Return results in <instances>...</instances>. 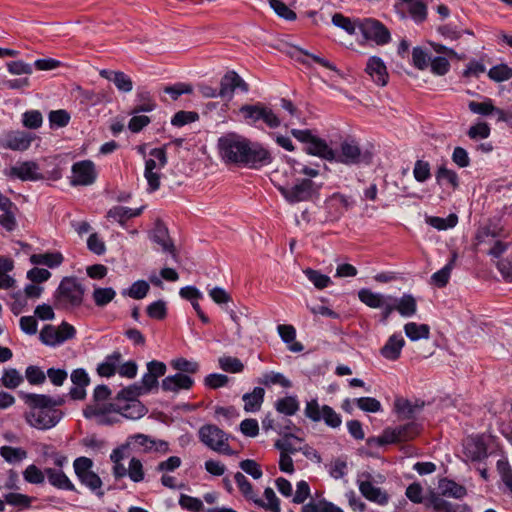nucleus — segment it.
<instances>
[{
    "label": "nucleus",
    "mask_w": 512,
    "mask_h": 512,
    "mask_svg": "<svg viewBox=\"0 0 512 512\" xmlns=\"http://www.w3.org/2000/svg\"><path fill=\"white\" fill-rule=\"evenodd\" d=\"M220 158L228 164L258 169L271 162L267 149L235 132L224 134L217 143Z\"/></svg>",
    "instance_id": "nucleus-1"
},
{
    "label": "nucleus",
    "mask_w": 512,
    "mask_h": 512,
    "mask_svg": "<svg viewBox=\"0 0 512 512\" xmlns=\"http://www.w3.org/2000/svg\"><path fill=\"white\" fill-rule=\"evenodd\" d=\"M21 397L28 407L24 417L31 427L48 430L55 427L62 419L63 413L58 409L64 403L62 397L36 393H22Z\"/></svg>",
    "instance_id": "nucleus-2"
},
{
    "label": "nucleus",
    "mask_w": 512,
    "mask_h": 512,
    "mask_svg": "<svg viewBox=\"0 0 512 512\" xmlns=\"http://www.w3.org/2000/svg\"><path fill=\"white\" fill-rule=\"evenodd\" d=\"M322 186V183H316L309 178L298 179L293 185L275 184V187L289 204L317 200Z\"/></svg>",
    "instance_id": "nucleus-3"
},
{
    "label": "nucleus",
    "mask_w": 512,
    "mask_h": 512,
    "mask_svg": "<svg viewBox=\"0 0 512 512\" xmlns=\"http://www.w3.org/2000/svg\"><path fill=\"white\" fill-rule=\"evenodd\" d=\"M85 288L75 277H65L55 292V306L68 309L78 307L83 302Z\"/></svg>",
    "instance_id": "nucleus-4"
},
{
    "label": "nucleus",
    "mask_w": 512,
    "mask_h": 512,
    "mask_svg": "<svg viewBox=\"0 0 512 512\" xmlns=\"http://www.w3.org/2000/svg\"><path fill=\"white\" fill-rule=\"evenodd\" d=\"M198 435L200 441L209 449L226 455L234 454L228 443L229 435L216 425H203L200 427Z\"/></svg>",
    "instance_id": "nucleus-5"
},
{
    "label": "nucleus",
    "mask_w": 512,
    "mask_h": 512,
    "mask_svg": "<svg viewBox=\"0 0 512 512\" xmlns=\"http://www.w3.org/2000/svg\"><path fill=\"white\" fill-rule=\"evenodd\" d=\"M420 433V426L415 422L399 425L394 428H386L378 437L368 439V443H376L380 446L410 441Z\"/></svg>",
    "instance_id": "nucleus-6"
},
{
    "label": "nucleus",
    "mask_w": 512,
    "mask_h": 512,
    "mask_svg": "<svg viewBox=\"0 0 512 512\" xmlns=\"http://www.w3.org/2000/svg\"><path fill=\"white\" fill-rule=\"evenodd\" d=\"M152 158L145 162L144 177L148 183L149 192L160 188V170L167 164V156L164 148H154L150 151Z\"/></svg>",
    "instance_id": "nucleus-7"
},
{
    "label": "nucleus",
    "mask_w": 512,
    "mask_h": 512,
    "mask_svg": "<svg viewBox=\"0 0 512 512\" xmlns=\"http://www.w3.org/2000/svg\"><path fill=\"white\" fill-rule=\"evenodd\" d=\"M92 466V460L87 457L76 458L73 463L75 474L81 483L95 492L97 496L102 497L104 495L101 489L102 481L100 477L91 470Z\"/></svg>",
    "instance_id": "nucleus-8"
},
{
    "label": "nucleus",
    "mask_w": 512,
    "mask_h": 512,
    "mask_svg": "<svg viewBox=\"0 0 512 512\" xmlns=\"http://www.w3.org/2000/svg\"><path fill=\"white\" fill-rule=\"evenodd\" d=\"M116 409V401L113 403L91 401L83 410V415L87 419L94 418L99 425H111L120 422L116 417Z\"/></svg>",
    "instance_id": "nucleus-9"
},
{
    "label": "nucleus",
    "mask_w": 512,
    "mask_h": 512,
    "mask_svg": "<svg viewBox=\"0 0 512 512\" xmlns=\"http://www.w3.org/2000/svg\"><path fill=\"white\" fill-rule=\"evenodd\" d=\"M333 161L345 165H368L372 161V155L367 151L363 152L355 140H345L341 143L340 152L336 153Z\"/></svg>",
    "instance_id": "nucleus-10"
},
{
    "label": "nucleus",
    "mask_w": 512,
    "mask_h": 512,
    "mask_svg": "<svg viewBox=\"0 0 512 512\" xmlns=\"http://www.w3.org/2000/svg\"><path fill=\"white\" fill-rule=\"evenodd\" d=\"M304 414L313 422L323 420L325 424L331 428H337L342 423L340 415L336 413L332 407L328 405L320 406L316 399H312L306 403Z\"/></svg>",
    "instance_id": "nucleus-11"
},
{
    "label": "nucleus",
    "mask_w": 512,
    "mask_h": 512,
    "mask_svg": "<svg viewBox=\"0 0 512 512\" xmlns=\"http://www.w3.org/2000/svg\"><path fill=\"white\" fill-rule=\"evenodd\" d=\"M75 335V328L67 322H62L59 326L45 325L40 331L39 338L43 344L54 347L73 339Z\"/></svg>",
    "instance_id": "nucleus-12"
},
{
    "label": "nucleus",
    "mask_w": 512,
    "mask_h": 512,
    "mask_svg": "<svg viewBox=\"0 0 512 512\" xmlns=\"http://www.w3.org/2000/svg\"><path fill=\"white\" fill-rule=\"evenodd\" d=\"M359 29L366 40L373 41L377 45H385L391 40V34L387 27L376 19L362 20Z\"/></svg>",
    "instance_id": "nucleus-13"
},
{
    "label": "nucleus",
    "mask_w": 512,
    "mask_h": 512,
    "mask_svg": "<svg viewBox=\"0 0 512 512\" xmlns=\"http://www.w3.org/2000/svg\"><path fill=\"white\" fill-rule=\"evenodd\" d=\"M71 170L70 184L72 186H88L96 181L97 172L94 163L90 160L74 163Z\"/></svg>",
    "instance_id": "nucleus-14"
},
{
    "label": "nucleus",
    "mask_w": 512,
    "mask_h": 512,
    "mask_svg": "<svg viewBox=\"0 0 512 512\" xmlns=\"http://www.w3.org/2000/svg\"><path fill=\"white\" fill-rule=\"evenodd\" d=\"M34 135L25 131H9L0 137V148L13 151H26L34 140Z\"/></svg>",
    "instance_id": "nucleus-15"
},
{
    "label": "nucleus",
    "mask_w": 512,
    "mask_h": 512,
    "mask_svg": "<svg viewBox=\"0 0 512 512\" xmlns=\"http://www.w3.org/2000/svg\"><path fill=\"white\" fill-rule=\"evenodd\" d=\"M9 176L18 178L22 181L45 180V176L40 172V168L35 161H23L10 168Z\"/></svg>",
    "instance_id": "nucleus-16"
},
{
    "label": "nucleus",
    "mask_w": 512,
    "mask_h": 512,
    "mask_svg": "<svg viewBox=\"0 0 512 512\" xmlns=\"http://www.w3.org/2000/svg\"><path fill=\"white\" fill-rule=\"evenodd\" d=\"M237 88L243 92L249 90L248 84L235 71H229L221 78L219 97L230 100Z\"/></svg>",
    "instance_id": "nucleus-17"
},
{
    "label": "nucleus",
    "mask_w": 512,
    "mask_h": 512,
    "mask_svg": "<svg viewBox=\"0 0 512 512\" xmlns=\"http://www.w3.org/2000/svg\"><path fill=\"white\" fill-rule=\"evenodd\" d=\"M116 407V417L119 419L122 417L130 420H138L148 412L147 408L139 400L116 401Z\"/></svg>",
    "instance_id": "nucleus-18"
},
{
    "label": "nucleus",
    "mask_w": 512,
    "mask_h": 512,
    "mask_svg": "<svg viewBox=\"0 0 512 512\" xmlns=\"http://www.w3.org/2000/svg\"><path fill=\"white\" fill-rule=\"evenodd\" d=\"M366 73L377 85L385 86L388 83L389 74L386 65L380 57L372 56L368 59Z\"/></svg>",
    "instance_id": "nucleus-19"
},
{
    "label": "nucleus",
    "mask_w": 512,
    "mask_h": 512,
    "mask_svg": "<svg viewBox=\"0 0 512 512\" xmlns=\"http://www.w3.org/2000/svg\"><path fill=\"white\" fill-rule=\"evenodd\" d=\"M194 380L183 373H176L165 377L161 382V388L165 392L178 393L181 390H189Z\"/></svg>",
    "instance_id": "nucleus-20"
},
{
    "label": "nucleus",
    "mask_w": 512,
    "mask_h": 512,
    "mask_svg": "<svg viewBox=\"0 0 512 512\" xmlns=\"http://www.w3.org/2000/svg\"><path fill=\"white\" fill-rule=\"evenodd\" d=\"M367 480H358L359 491L369 501L379 505H386L389 501L388 494L381 488L374 486L369 481L370 475L366 476Z\"/></svg>",
    "instance_id": "nucleus-21"
},
{
    "label": "nucleus",
    "mask_w": 512,
    "mask_h": 512,
    "mask_svg": "<svg viewBox=\"0 0 512 512\" xmlns=\"http://www.w3.org/2000/svg\"><path fill=\"white\" fill-rule=\"evenodd\" d=\"M151 239L161 246L163 252L169 253L175 261H178L175 246L169 236L168 229L163 224H156L151 234Z\"/></svg>",
    "instance_id": "nucleus-22"
},
{
    "label": "nucleus",
    "mask_w": 512,
    "mask_h": 512,
    "mask_svg": "<svg viewBox=\"0 0 512 512\" xmlns=\"http://www.w3.org/2000/svg\"><path fill=\"white\" fill-rule=\"evenodd\" d=\"M303 440L293 434H285L280 440H277L275 447L282 453L295 454L296 452L302 451L305 455H309L310 447L307 445L301 446Z\"/></svg>",
    "instance_id": "nucleus-23"
},
{
    "label": "nucleus",
    "mask_w": 512,
    "mask_h": 512,
    "mask_svg": "<svg viewBox=\"0 0 512 512\" xmlns=\"http://www.w3.org/2000/svg\"><path fill=\"white\" fill-rule=\"evenodd\" d=\"M305 152L309 155L317 156L327 161H333L336 158V152L324 139L317 136L312 139L308 146H306Z\"/></svg>",
    "instance_id": "nucleus-24"
},
{
    "label": "nucleus",
    "mask_w": 512,
    "mask_h": 512,
    "mask_svg": "<svg viewBox=\"0 0 512 512\" xmlns=\"http://www.w3.org/2000/svg\"><path fill=\"white\" fill-rule=\"evenodd\" d=\"M404 345V338L399 334H393L380 349V354L387 360L395 361L400 357Z\"/></svg>",
    "instance_id": "nucleus-25"
},
{
    "label": "nucleus",
    "mask_w": 512,
    "mask_h": 512,
    "mask_svg": "<svg viewBox=\"0 0 512 512\" xmlns=\"http://www.w3.org/2000/svg\"><path fill=\"white\" fill-rule=\"evenodd\" d=\"M45 474L48 479V482L55 488L61 490L74 491L75 486L67 477V475L61 470L57 468H46Z\"/></svg>",
    "instance_id": "nucleus-26"
},
{
    "label": "nucleus",
    "mask_w": 512,
    "mask_h": 512,
    "mask_svg": "<svg viewBox=\"0 0 512 512\" xmlns=\"http://www.w3.org/2000/svg\"><path fill=\"white\" fill-rule=\"evenodd\" d=\"M143 207L132 209L124 206H114L107 212V219L124 226L126 221L141 214Z\"/></svg>",
    "instance_id": "nucleus-27"
},
{
    "label": "nucleus",
    "mask_w": 512,
    "mask_h": 512,
    "mask_svg": "<svg viewBox=\"0 0 512 512\" xmlns=\"http://www.w3.org/2000/svg\"><path fill=\"white\" fill-rule=\"evenodd\" d=\"M464 454L472 461H481L487 457L485 443L479 437L468 439L464 445Z\"/></svg>",
    "instance_id": "nucleus-28"
},
{
    "label": "nucleus",
    "mask_w": 512,
    "mask_h": 512,
    "mask_svg": "<svg viewBox=\"0 0 512 512\" xmlns=\"http://www.w3.org/2000/svg\"><path fill=\"white\" fill-rule=\"evenodd\" d=\"M393 302L396 307V311L402 317H412L417 312V300L411 294H403L399 298L393 297Z\"/></svg>",
    "instance_id": "nucleus-29"
},
{
    "label": "nucleus",
    "mask_w": 512,
    "mask_h": 512,
    "mask_svg": "<svg viewBox=\"0 0 512 512\" xmlns=\"http://www.w3.org/2000/svg\"><path fill=\"white\" fill-rule=\"evenodd\" d=\"M423 407L424 402L419 400L411 402L405 399H397L395 402L396 411L402 419H411L415 417Z\"/></svg>",
    "instance_id": "nucleus-30"
},
{
    "label": "nucleus",
    "mask_w": 512,
    "mask_h": 512,
    "mask_svg": "<svg viewBox=\"0 0 512 512\" xmlns=\"http://www.w3.org/2000/svg\"><path fill=\"white\" fill-rule=\"evenodd\" d=\"M265 390L262 387H255L252 392L245 393L242 396L244 410L248 413H254L261 409L264 401Z\"/></svg>",
    "instance_id": "nucleus-31"
},
{
    "label": "nucleus",
    "mask_w": 512,
    "mask_h": 512,
    "mask_svg": "<svg viewBox=\"0 0 512 512\" xmlns=\"http://www.w3.org/2000/svg\"><path fill=\"white\" fill-rule=\"evenodd\" d=\"M326 205L335 210V218L338 219L344 211L350 209L353 205L351 197L341 193H334L326 200Z\"/></svg>",
    "instance_id": "nucleus-32"
},
{
    "label": "nucleus",
    "mask_w": 512,
    "mask_h": 512,
    "mask_svg": "<svg viewBox=\"0 0 512 512\" xmlns=\"http://www.w3.org/2000/svg\"><path fill=\"white\" fill-rule=\"evenodd\" d=\"M358 297L361 302L369 306L370 308H380L385 304L386 300H392L393 296L391 295H382L380 293L372 292L369 289H361L358 292Z\"/></svg>",
    "instance_id": "nucleus-33"
},
{
    "label": "nucleus",
    "mask_w": 512,
    "mask_h": 512,
    "mask_svg": "<svg viewBox=\"0 0 512 512\" xmlns=\"http://www.w3.org/2000/svg\"><path fill=\"white\" fill-rule=\"evenodd\" d=\"M405 335L411 341L420 339H428L430 337V327L427 324H418L416 322H408L404 325Z\"/></svg>",
    "instance_id": "nucleus-34"
},
{
    "label": "nucleus",
    "mask_w": 512,
    "mask_h": 512,
    "mask_svg": "<svg viewBox=\"0 0 512 512\" xmlns=\"http://www.w3.org/2000/svg\"><path fill=\"white\" fill-rule=\"evenodd\" d=\"M438 489L440 495L460 499L465 496L466 489L452 480L441 479Z\"/></svg>",
    "instance_id": "nucleus-35"
},
{
    "label": "nucleus",
    "mask_w": 512,
    "mask_h": 512,
    "mask_svg": "<svg viewBox=\"0 0 512 512\" xmlns=\"http://www.w3.org/2000/svg\"><path fill=\"white\" fill-rule=\"evenodd\" d=\"M264 497L266 501H263L256 496L253 503L271 512H281L280 501L272 488L267 487L265 489Z\"/></svg>",
    "instance_id": "nucleus-36"
},
{
    "label": "nucleus",
    "mask_w": 512,
    "mask_h": 512,
    "mask_svg": "<svg viewBox=\"0 0 512 512\" xmlns=\"http://www.w3.org/2000/svg\"><path fill=\"white\" fill-rule=\"evenodd\" d=\"M30 262L34 265H45L53 268L63 262V256L61 253L33 254L30 256Z\"/></svg>",
    "instance_id": "nucleus-37"
},
{
    "label": "nucleus",
    "mask_w": 512,
    "mask_h": 512,
    "mask_svg": "<svg viewBox=\"0 0 512 512\" xmlns=\"http://www.w3.org/2000/svg\"><path fill=\"white\" fill-rule=\"evenodd\" d=\"M294 51L291 52V55L293 57H295L298 61H300L301 63L305 64V65H309V62L305 59H303L301 56H299L298 54H301V55H304V56H307L309 58H311L314 62L320 64L321 66L331 70V71H337V68L334 64H332L330 61H328L327 59L323 58V57H320L318 55H315V54H311L309 53L308 51H305L304 49L302 48H299V47H293Z\"/></svg>",
    "instance_id": "nucleus-38"
},
{
    "label": "nucleus",
    "mask_w": 512,
    "mask_h": 512,
    "mask_svg": "<svg viewBox=\"0 0 512 512\" xmlns=\"http://www.w3.org/2000/svg\"><path fill=\"white\" fill-rule=\"evenodd\" d=\"M428 500V506H431L435 511H444V512H461L460 506L454 505L443 498L440 495L431 492Z\"/></svg>",
    "instance_id": "nucleus-39"
},
{
    "label": "nucleus",
    "mask_w": 512,
    "mask_h": 512,
    "mask_svg": "<svg viewBox=\"0 0 512 512\" xmlns=\"http://www.w3.org/2000/svg\"><path fill=\"white\" fill-rule=\"evenodd\" d=\"M332 23L347 32L349 35H354L356 33V29H359V25L361 23L360 20H353L348 18L341 13H335L332 16Z\"/></svg>",
    "instance_id": "nucleus-40"
},
{
    "label": "nucleus",
    "mask_w": 512,
    "mask_h": 512,
    "mask_svg": "<svg viewBox=\"0 0 512 512\" xmlns=\"http://www.w3.org/2000/svg\"><path fill=\"white\" fill-rule=\"evenodd\" d=\"M259 382L267 387L272 385H280L283 388H290L292 382L286 378L282 373L279 372H266L259 379Z\"/></svg>",
    "instance_id": "nucleus-41"
},
{
    "label": "nucleus",
    "mask_w": 512,
    "mask_h": 512,
    "mask_svg": "<svg viewBox=\"0 0 512 512\" xmlns=\"http://www.w3.org/2000/svg\"><path fill=\"white\" fill-rule=\"evenodd\" d=\"M303 273L318 290H322L332 283L331 278L328 275L322 274L318 270L306 268L303 270Z\"/></svg>",
    "instance_id": "nucleus-42"
},
{
    "label": "nucleus",
    "mask_w": 512,
    "mask_h": 512,
    "mask_svg": "<svg viewBox=\"0 0 512 512\" xmlns=\"http://www.w3.org/2000/svg\"><path fill=\"white\" fill-rule=\"evenodd\" d=\"M0 455L8 463H18L27 458V452L21 447L2 446Z\"/></svg>",
    "instance_id": "nucleus-43"
},
{
    "label": "nucleus",
    "mask_w": 512,
    "mask_h": 512,
    "mask_svg": "<svg viewBox=\"0 0 512 512\" xmlns=\"http://www.w3.org/2000/svg\"><path fill=\"white\" fill-rule=\"evenodd\" d=\"M275 408L281 414L292 416L298 411L299 402L297 401L296 397L287 396L277 400L275 403Z\"/></svg>",
    "instance_id": "nucleus-44"
},
{
    "label": "nucleus",
    "mask_w": 512,
    "mask_h": 512,
    "mask_svg": "<svg viewBox=\"0 0 512 512\" xmlns=\"http://www.w3.org/2000/svg\"><path fill=\"white\" fill-rule=\"evenodd\" d=\"M263 105L264 104H262V103L243 105L240 108V113L243 114L244 119L248 123L254 124L257 121L262 120Z\"/></svg>",
    "instance_id": "nucleus-45"
},
{
    "label": "nucleus",
    "mask_w": 512,
    "mask_h": 512,
    "mask_svg": "<svg viewBox=\"0 0 512 512\" xmlns=\"http://www.w3.org/2000/svg\"><path fill=\"white\" fill-rule=\"evenodd\" d=\"M455 259L456 254L453 255V258L449 261V263H447L442 269L435 272L431 276V280L436 286L441 288L447 285L451 275V271L454 267Z\"/></svg>",
    "instance_id": "nucleus-46"
},
{
    "label": "nucleus",
    "mask_w": 512,
    "mask_h": 512,
    "mask_svg": "<svg viewBox=\"0 0 512 512\" xmlns=\"http://www.w3.org/2000/svg\"><path fill=\"white\" fill-rule=\"evenodd\" d=\"M435 176L438 184L446 182L453 189H456L459 186V179L457 173L453 170L446 168L445 166H440Z\"/></svg>",
    "instance_id": "nucleus-47"
},
{
    "label": "nucleus",
    "mask_w": 512,
    "mask_h": 512,
    "mask_svg": "<svg viewBox=\"0 0 512 512\" xmlns=\"http://www.w3.org/2000/svg\"><path fill=\"white\" fill-rule=\"evenodd\" d=\"M0 381L4 387L15 389L22 383L23 377L15 368H9L4 370Z\"/></svg>",
    "instance_id": "nucleus-48"
},
{
    "label": "nucleus",
    "mask_w": 512,
    "mask_h": 512,
    "mask_svg": "<svg viewBox=\"0 0 512 512\" xmlns=\"http://www.w3.org/2000/svg\"><path fill=\"white\" fill-rule=\"evenodd\" d=\"M143 394H146L143 387H141V385L133 384L119 391L116 396V401L122 402L138 400L137 398Z\"/></svg>",
    "instance_id": "nucleus-49"
},
{
    "label": "nucleus",
    "mask_w": 512,
    "mask_h": 512,
    "mask_svg": "<svg viewBox=\"0 0 512 512\" xmlns=\"http://www.w3.org/2000/svg\"><path fill=\"white\" fill-rule=\"evenodd\" d=\"M234 479L243 496L247 500L254 502L257 495L255 494L252 484L248 481V479L241 472H237L234 475Z\"/></svg>",
    "instance_id": "nucleus-50"
},
{
    "label": "nucleus",
    "mask_w": 512,
    "mask_h": 512,
    "mask_svg": "<svg viewBox=\"0 0 512 512\" xmlns=\"http://www.w3.org/2000/svg\"><path fill=\"white\" fill-rule=\"evenodd\" d=\"M406 4L410 15L416 22H422L426 19L427 7L422 0H409Z\"/></svg>",
    "instance_id": "nucleus-51"
},
{
    "label": "nucleus",
    "mask_w": 512,
    "mask_h": 512,
    "mask_svg": "<svg viewBox=\"0 0 512 512\" xmlns=\"http://www.w3.org/2000/svg\"><path fill=\"white\" fill-rule=\"evenodd\" d=\"M426 222L438 230H446L448 228H453L457 224L458 217L455 214H450L446 218L431 216L426 219Z\"/></svg>",
    "instance_id": "nucleus-52"
},
{
    "label": "nucleus",
    "mask_w": 512,
    "mask_h": 512,
    "mask_svg": "<svg viewBox=\"0 0 512 512\" xmlns=\"http://www.w3.org/2000/svg\"><path fill=\"white\" fill-rule=\"evenodd\" d=\"M218 363L223 371L230 373H240L244 369L243 363L236 357L223 356L219 358Z\"/></svg>",
    "instance_id": "nucleus-53"
},
{
    "label": "nucleus",
    "mask_w": 512,
    "mask_h": 512,
    "mask_svg": "<svg viewBox=\"0 0 512 512\" xmlns=\"http://www.w3.org/2000/svg\"><path fill=\"white\" fill-rule=\"evenodd\" d=\"M45 470H40L36 465L31 464L23 471V478L31 484H43L45 481Z\"/></svg>",
    "instance_id": "nucleus-54"
},
{
    "label": "nucleus",
    "mask_w": 512,
    "mask_h": 512,
    "mask_svg": "<svg viewBox=\"0 0 512 512\" xmlns=\"http://www.w3.org/2000/svg\"><path fill=\"white\" fill-rule=\"evenodd\" d=\"M116 295V292L111 287L96 288L93 292V299L97 306H105L111 302Z\"/></svg>",
    "instance_id": "nucleus-55"
},
{
    "label": "nucleus",
    "mask_w": 512,
    "mask_h": 512,
    "mask_svg": "<svg viewBox=\"0 0 512 512\" xmlns=\"http://www.w3.org/2000/svg\"><path fill=\"white\" fill-rule=\"evenodd\" d=\"M270 7L281 18L293 21L296 19V13L291 10L284 2L280 0H269Z\"/></svg>",
    "instance_id": "nucleus-56"
},
{
    "label": "nucleus",
    "mask_w": 512,
    "mask_h": 512,
    "mask_svg": "<svg viewBox=\"0 0 512 512\" xmlns=\"http://www.w3.org/2000/svg\"><path fill=\"white\" fill-rule=\"evenodd\" d=\"M48 118L51 128H61L68 125L70 114L66 110L59 109L51 111Z\"/></svg>",
    "instance_id": "nucleus-57"
},
{
    "label": "nucleus",
    "mask_w": 512,
    "mask_h": 512,
    "mask_svg": "<svg viewBox=\"0 0 512 512\" xmlns=\"http://www.w3.org/2000/svg\"><path fill=\"white\" fill-rule=\"evenodd\" d=\"M199 119V115L194 111H178L171 119V124L176 127H182L193 123Z\"/></svg>",
    "instance_id": "nucleus-58"
},
{
    "label": "nucleus",
    "mask_w": 512,
    "mask_h": 512,
    "mask_svg": "<svg viewBox=\"0 0 512 512\" xmlns=\"http://www.w3.org/2000/svg\"><path fill=\"white\" fill-rule=\"evenodd\" d=\"M171 366L180 372L194 374L199 370V363L185 358H176L170 362Z\"/></svg>",
    "instance_id": "nucleus-59"
},
{
    "label": "nucleus",
    "mask_w": 512,
    "mask_h": 512,
    "mask_svg": "<svg viewBox=\"0 0 512 512\" xmlns=\"http://www.w3.org/2000/svg\"><path fill=\"white\" fill-rule=\"evenodd\" d=\"M488 76L496 82L506 81L512 77V68L505 64L496 65L489 70Z\"/></svg>",
    "instance_id": "nucleus-60"
},
{
    "label": "nucleus",
    "mask_w": 512,
    "mask_h": 512,
    "mask_svg": "<svg viewBox=\"0 0 512 512\" xmlns=\"http://www.w3.org/2000/svg\"><path fill=\"white\" fill-rule=\"evenodd\" d=\"M43 123V116L38 110L26 111L22 116V124L29 129H37Z\"/></svg>",
    "instance_id": "nucleus-61"
},
{
    "label": "nucleus",
    "mask_w": 512,
    "mask_h": 512,
    "mask_svg": "<svg viewBox=\"0 0 512 512\" xmlns=\"http://www.w3.org/2000/svg\"><path fill=\"white\" fill-rule=\"evenodd\" d=\"M150 286L144 280H138L134 282L127 292H123L124 295H128L133 299H143L149 292Z\"/></svg>",
    "instance_id": "nucleus-62"
},
{
    "label": "nucleus",
    "mask_w": 512,
    "mask_h": 512,
    "mask_svg": "<svg viewBox=\"0 0 512 512\" xmlns=\"http://www.w3.org/2000/svg\"><path fill=\"white\" fill-rule=\"evenodd\" d=\"M112 82L115 84L117 89L121 92L128 93L133 89V82L131 78L126 75L124 72L116 71L114 72V77Z\"/></svg>",
    "instance_id": "nucleus-63"
},
{
    "label": "nucleus",
    "mask_w": 512,
    "mask_h": 512,
    "mask_svg": "<svg viewBox=\"0 0 512 512\" xmlns=\"http://www.w3.org/2000/svg\"><path fill=\"white\" fill-rule=\"evenodd\" d=\"M497 470L501 476L503 483L512 493V469L509 463L503 459L498 460Z\"/></svg>",
    "instance_id": "nucleus-64"
}]
</instances>
